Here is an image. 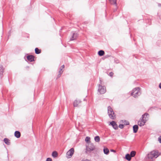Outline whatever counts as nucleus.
<instances>
[{"label": "nucleus", "instance_id": "nucleus-1", "mask_svg": "<svg viewBox=\"0 0 161 161\" xmlns=\"http://www.w3.org/2000/svg\"><path fill=\"white\" fill-rule=\"evenodd\" d=\"M148 115L147 113H145L142 116V118L138 121V125L140 126H143L147 120V116Z\"/></svg>", "mask_w": 161, "mask_h": 161}, {"label": "nucleus", "instance_id": "nucleus-2", "mask_svg": "<svg viewBox=\"0 0 161 161\" xmlns=\"http://www.w3.org/2000/svg\"><path fill=\"white\" fill-rule=\"evenodd\" d=\"M158 152L157 151L153 150L147 154V158L148 159H152L154 157L157 158L158 156Z\"/></svg>", "mask_w": 161, "mask_h": 161}, {"label": "nucleus", "instance_id": "nucleus-3", "mask_svg": "<svg viewBox=\"0 0 161 161\" xmlns=\"http://www.w3.org/2000/svg\"><path fill=\"white\" fill-rule=\"evenodd\" d=\"M108 114L109 116L111 119H114L116 117L113 109L110 106H108Z\"/></svg>", "mask_w": 161, "mask_h": 161}, {"label": "nucleus", "instance_id": "nucleus-4", "mask_svg": "<svg viewBox=\"0 0 161 161\" xmlns=\"http://www.w3.org/2000/svg\"><path fill=\"white\" fill-rule=\"evenodd\" d=\"M140 89L139 87L134 88L132 91L131 95L134 97H136L141 94Z\"/></svg>", "mask_w": 161, "mask_h": 161}, {"label": "nucleus", "instance_id": "nucleus-5", "mask_svg": "<svg viewBox=\"0 0 161 161\" xmlns=\"http://www.w3.org/2000/svg\"><path fill=\"white\" fill-rule=\"evenodd\" d=\"M74 149L73 148H71L66 153V157L68 158H70L74 154Z\"/></svg>", "mask_w": 161, "mask_h": 161}, {"label": "nucleus", "instance_id": "nucleus-6", "mask_svg": "<svg viewBox=\"0 0 161 161\" xmlns=\"http://www.w3.org/2000/svg\"><path fill=\"white\" fill-rule=\"evenodd\" d=\"M98 92L100 94H103L106 92V87L104 86H102L100 84L99 85Z\"/></svg>", "mask_w": 161, "mask_h": 161}, {"label": "nucleus", "instance_id": "nucleus-7", "mask_svg": "<svg viewBox=\"0 0 161 161\" xmlns=\"http://www.w3.org/2000/svg\"><path fill=\"white\" fill-rule=\"evenodd\" d=\"M95 146L92 144H90L86 147V149L87 151L91 152L95 149Z\"/></svg>", "mask_w": 161, "mask_h": 161}, {"label": "nucleus", "instance_id": "nucleus-8", "mask_svg": "<svg viewBox=\"0 0 161 161\" xmlns=\"http://www.w3.org/2000/svg\"><path fill=\"white\" fill-rule=\"evenodd\" d=\"M110 124L112 126L113 128L115 129L116 130L118 129V125L115 121H112L110 122Z\"/></svg>", "mask_w": 161, "mask_h": 161}, {"label": "nucleus", "instance_id": "nucleus-9", "mask_svg": "<svg viewBox=\"0 0 161 161\" xmlns=\"http://www.w3.org/2000/svg\"><path fill=\"white\" fill-rule=\"evenodd\" d=\"M81 101L79 100H76L74 102V106L75 107H77L81 103Z\"/></svg>", "mask_w": 161, "mask_h": 161}, {"label": "nucleus", "instance_id": "nucleus-10", "mask_svg": "<svg viewBox=\"0 0 161 161\" xmlns=\"http://www.w3.org/2000/svg\"><path fill=\"white\" fill-rule=\"evenodd\" d=\"M78 35L77 33H74L73 34L72 36L70 39V40L72 41L76 39L78 36Z\"/></svg>", "mask_w": 161, "mask_h": 161}, {"label": "nucleus", "instance_id": "nucleus-11", "mask_svg": "<svg viewBox=\"0 0 161 161\" xmlns=\"http://www.w3.org/2000/svg\"><path fill=\"white\" fill-rule=\"evenodd\" d=\"M27 59L30 62H32L34 60V56L33 55H28L27 57Z\"/></svg>", "mask_w": 161, "mask_h": 161}, {"label": "nucleus", "instance_id": "nucleus-12", "mask_svg": "<svg viewBox=\"0 0 161 161\" xmlns=\"http://www.w3.org/2000/svg\"><path fill=\"white\" fill-rule=\"evenodd\" d=\"M20 132L18 131H16L14 133V136L17 138H19L20 136Z\"/></svg>", "mask_w": 161, "mask_h": 161}, {"label": "nucleus", "instance_id": "nucleus-13", "mask_svg": "<svg viewBox=\"0 0 161 161\" xmlns=\"http://www.w3.org/2000/svg\"><path fill=\"white\" fill-rule=\"evenodd\" d=\"M138 127L137 125H135L133 126V132L134 133H136L138 130Z\"/></svg>", "mask_w": 161, "mask_h": 161}, {"label": "nucleus", "instance_id": "nucleus-14", "mask_svg": "<svg viewBox=\"0 0 161 161\" xmlns=\"http://www.w3.org/2000/svg\"><path fill=\"white\" fill-rule=\"evenodd\" d=\"M4 142L8 145H10V140L7 138H5L4 139Z\"/></svg>", "mask_w": 161, "mask_h": 161}, {"label": "nucleus", "instance_id": "nucleus-15", "mask_svg": "<svg viewBox=\"0 0 161 161\" xmlns=\"http://www.w3.org/2000/svg\"><path fill=\"white\" fill-rule=\"evenodd\" d=\"M58 155V153L56 151H53L52 153V156L54 158L57 157Z\"/></svg>", "mask_w": 161, "mask_h": 161}, {"label": "nucleus", "instance_id": "nucleus-16", "mask_svg": "<svg viewBox=\"0 0 161 161\" xmlns=\"http://www.w3.org/2000/svg\"><path fill=\"white\" fill-rule=\"evenodd\" d=\"M126 159L128 161H130L131 159V157L129 154H127L125 155Z\"/></svg>", "mask_w": 161, "mask_h": 161}, {"label": "nucleus", "instance_id": "nucleus-17", "mask_svg": "<svg viewBox=\"0 0 161 161\" xmlns=\"http://www.w3.org/2000/svg\"><path fill=\"white\" fill-rule=\"evenodd\" d=\"M98 54L100 56H103L104 54V52L103 50H100L98 52Z\"/></svg>", "mask_w": 161, "mask_h": 161}, {"label": "nucleus", "instance_id": "nucleus-18", "mask_svg": "<svg viewBox=\"0 0 161 161\" xmlns=\"http://www.w3.org/2000/svg\"><path fill=\"white\" fill-rule=\"evenodd\" d=\"M103 152L105 154H108L109 153V150L107 148H104L103 149Z\"/></svg>", "mask_w": 161, "mask_h": 161}, {"label": "nucleus", "instance_id": "nucleus-19", "mask_svg": "<svg viewBox=\"0 0 161 161\" xmlns=\"http://www.w3.org/2000/svg\"><path fill=\"white\" fill-rule=\"evenodd\" d=\"M95 141L97 142H98L100 141V138L99 136H97L94 138Z\"/></svg>", "mask_w": 161, "mask_h": 161}, {"label": "nucleus", "instance_id": "nucleus-20", "mask_svg": "<svg viewBox=\"0 0 161 161\" xmlns=\"http://www.w3.org/2000/svg\"><path fill=\"white\" fill-rule=\"evenodd\" d=\"M41 51L39 49L37 48H36L35 49V52L37 54H39L41 53Z\"/></svg>", "mask_w": 161, "mask_h": 161}, {"label": "nucleus", "instance_id": "nucleus-21", "mask_svg": "<svg viewBox=\"0 0 161 161\" xmlns=\"http://www.w3.org/2000/svg\"><path fill=\"white\" fill-rule=\"evenodd\" d=\"M136 152L134 151H132L130 153V156L131 157H134L136 155Z\"/></svg>", "mask_w": 161, "mask_h": 161}, {"label": "nucleus", "instance_id": "nucleus-22", "mask_svg": "<svg viewBox=\"0 0 161 161\" xmlns=\"http://www.w3.org/2000/svg\"><path fill=\"white\" fill-rule=\"evenodd\" d=\"M109 1L111 4L116 5V0H109Z\"/></svg>", "mask_w": 161, "mask_h": 161}, {"label": "nucleus", "instance_id": "nucleus-23", "mask_svg": "<svg viewBox=\"0 0 161 161\" xmlns=\"http://www.w3.org/2000/svg\"><path fill=\"white\" fill-rule=\"evenodd\" d=\"M122 121V123L124 124L125 125H127L129 124V122L125 120H123Z\"/></svg>", "mask_w": 161, "mask_h": 161}, {"label": "nucleus", "instance_id": "nucleus-24", "mask_svg": "<svg viewBox=\"0 0 161 161\" xmlns=\"http://www.w3.org/2000/svg\"><path fill=\"white\" fill-rule=\"evenodd\" d=\"M90 137H88V136H87L86 137V138H85V141L86 142H90Z\"/></svg>", "mask_w": 161, "mask_h": 161}, {"label": "nucleus", "instance_id": "nucleus-25", "mask_svg": "<svg viewBox=\"0 0 161 161\" xmlns=\"http://www.w3.org/2000/svg\"><path fill=\"white\" fill-rule=\"evenodd\" d=\"M63 71H62V69H60L59 71V74L58 75V77H59L61 76V74L62 73Z\"/></svg>", "mask_w": 161, "mask_h": 161}, {"label": "nucleus", "instance_id": "nucleus-26", "mask_svg": "<svg viewBox=\"0 0 161 161\" xmlns=\"http://www.w3.org/2000/svg\"><path fill=\"white\" fill-rule=\"evenodd\" d=\"M119 127L121 129H122L124 128V125L122 124H120L119 125Z\"/></svg>", "mask_w": 161, "mask_h": 161}, {"label": "nucleus", "instance_id": "nucleus-27", "mask_svg": "<svg viewBox=\"0 0 161 161\" xmlns=\"http://www.w3.org/2000/svg\"><path fill=\"white\" fill-rule=\"evenodd\" d=\"M46 161H52V159L50 158H47Z\"/></svg>", "mask_w": 161, "mask_h": 161}, {"label": "nucleus", "instance_id": "nucleus-28", "mask_svg": "<svg viewBox=\"0 0 161 161\" xmlns=\"http://www.w3.org/2000/svg\"><path fill=\"white\" fill-rule=\"evenodd\" d=\"M113 75L114 73L113 72H111L109 73V75L111 77L113 76Z\"/></svg>", "mask_w": 161, "mask_h": 161}, {"label": "nucleus", "instance_id": "nucleus-29", "mask_svg": "<svg viewBox=\"0 0 161 161\" xmlns=\"http://www.w3.org/2000/svg\"><path fill=\"white\" fill-rule=\"evenodd\" d=\"M158 140L159 142L161 143V136H160L158 138Z\"/></svg>", "mask_w": 161, "mask_h": 161}, {"label": "nucleus", "instance_id": "nucleus-30", "mask_svg": "<svg viewBox=\"0 0 161 161\" xmlns=\"http://www.w3.org/2000/svg\"><path fill=\"white\" fill-rule=\"evenodd\" d=\"M64 65H63L61 66V67L60 68V69H62L64 68Z\"/></svg>", "mask_w": 161, "mask_h": 161}, {"label": "nucleus", "instance_id": "nucleus-31", "mask_svg": "<svg viewBox=\"0 0 161 161\" xmlns=\"http://www.w3.org/2000/svg\"><path fill=\"white\" fill-rule=\"evenodd\" d=\"M110 151L111 152H115V151L114 150H113V149H111L110 150Z\"/></svg>", "mask_w": 161, "mask_h": 161}, {"label": "nucleus", "instance_id": "nucleus-32", "mask_svg": "<svg viewBox=\"0 0 161 161\" xmlns=\"http://www.w3.org/2000/svg\"><path fill=\"white\" fill-rule=\"evenodd\" d=\"M102 80L101 79H100V84H101L102 83Z\"/></svg>", "mask_w": 161, "mask_h": 161}, {"label": "nucleus", "instance_id": "nucleus-33", "mask_svg": "<svg viewBox=\"0 0 161 161\" xmlns=\"http://www.w3.org/2000/svg\"><path fill=\"white\" fill-rule=\"evenodd\" d=\"M159 87L161 89V83L159 84Z\"/></svg>", "mask_w": 161, "mask_h": 161}, {"label": "nucleus", "instance_id": "nucleus-34", "mask_svg": "<svg viewBox=\"0 0 161 161\" xmlns=\"http://www.w3.org/2000/svg\"><path fill=\"white\" fill-rule=\"evenodd\" d=\"M90 161L86 159V160H83V161Z\"/></svg>", "mask_w": 161, "mask_h": 161}, {"label": "nucleus", "instance_id": "nucleus-35", "mask_svg": "<svg viewBox=\"0 0 161 161\" xmlns=\"http://www.w3.org/2000/svg\"><path fill=\"white\" fill-rule=\"evenodd\" d=\"M158 5H159V6H161V4H158Z\"/></svg>", "mask_w": 161, "mask_h": 161}]
</instances>
